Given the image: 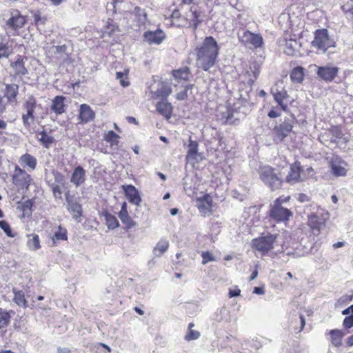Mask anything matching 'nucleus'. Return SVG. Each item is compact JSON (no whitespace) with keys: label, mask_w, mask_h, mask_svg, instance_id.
Instances as JSON below:
<instances>
[{"label":"nucleus","mask_w":353,"mask_h":353,"mask_svg":"<svg viewBox=\"0 0 353 353\" xmlns=\"http://www.w3.org/2000/svg\"><path fill=\"white\" fill-rule=\"evenodd\" d=\"M212 199L208 194L204 195L202 198L197 200V207L200 213L203 216L211 214Z\"/></svg>","instance_id":"obj_20"},{"label":"nucleus","mask_w":353,"mask_h":353,"mask_svg":"<svg viewBox=\"0 0 353 353\" xmlns=\"http://www.w3.org/2000/svg\"><path fill=\"white\" fill-rule=\"evenodd\" d=\"M192 88V85H191V84L186 85L185 86L183 90H182L180 92L176 94V99L180 101L187 99L188 90L189 89H191Z\"/></svg>","instance_id":"obj_50"},{"label":"nucleus","mask_w":353,"mask_h":353,"mask_svg":"<svg viewBox=\"0 0 353 353\" xmlns=\"http://www.w3.org/2000/svg\"><path fill=\"white\" fill-rule=\"evenodd\" d=\"M119 139V136L112 130L109 131L105 137V140L109 142L112 148L118 146Z\"/></svg>","instance_id":"obj_42"},{"label":"nucleus","mask_w":353,"mask_h":353,"mask_svg":"<svg viewBox=\"0 0 353 353\" xmlns=\"http://www.w3.org/2000/svg\"><path fill=\"white\" fill-rule=\"evenodd\" d=\"M308 225L312 230L319 231L323 225V223L321 221L320 218L317 215L312 214L309 216L308 218Z\"/></svg>","instance_id":"obj_36"},{"label":"nucleus","mask_w":353,"mask_h":353,"mask_svg":"<svg viewBox=\"0 0 353 353\" xmlns=\"http://www.w3.org/2000/svg\"><path fill=\"white\" fill-rule=\"evenodd\" d=\"M173 77L177 81H188L190 77V70L188 67H183L172 72Z\"/></svg>","instance_id":"obj_28"},{"label":"nucleus","mask_w":353,"mask_h":353,"mask_svg":"<svg viewBox=\"0 0 353 353\" xmlns=\"http://www.w3.org/2000/svg\"><path fill=\"white\" fill-rule=\"evenodd\" d=\"M8 53L7 52V48L3 43H0V59L2 57H8Z\"/></svg>","instance_id":"obj_59"},{"label":"nucleus","mask_w":353,"mask_h":353,"mask_svg":"<svg viewBox=\"0 0 353 353\" xmlns=\"http://www.w3.org/2000/svg\"><path fill=\"white\" fill-rule=\"evenodd\" d=\"M95 117V113L90 106L87 104H81L79 108V119L82 123H88L92 121Z\"/></svg>","instance_id":"obj_21"},{"label":"nucleus","mask_w":353,"mask_h":353,"mask_svg":"<svg viewBox=\"0 0 353 353\" xmlns=\"http://www.w3.org/2000/svg\"><path fill=\"white\" fill-rule=\"evenodd\" d=\"M118 26L112 23H108L105 27V30L103 33V37L105 38L106 35L111 37L116 32H118Z\"/></svg>","instance_id":"obj_44"},{"label":"nucleus","mask_w":353,"mask_h":353,"mask_svg":"<svg viewBox=\"0 0 353 353\" xmlns=\"http://www.w3.org/2000/svg\"><path fill=\"white\" fill-rule=\"evenodd\" d=\"M13 292L14 294V301L15 302V303L19 306L26 307L27 301L25 299L24 292L21 290L16 291L14 289L13 290Z\"/></svg>","instance_id":"obj_37"},{"label":"nucleus","mask_w":353,"mask_h":353,"mask_svg":"<svg viewBox=\"0 0 353 353\" xmlns=\"http://www.w3.org/2000/svg\"><path fill=\"white\" fill-rule=\"evenodd\" d=\"M29 249L37 250L40 248V241L38 235H34L32 238L29 239L27 243Z\"/></svg>","instance_id":"obj_45"},{"label":"nucleus","mask_w":353,"mask_h":353,"mask_svg":"<svg viewBox=\"0 0 353 353\" xmlns=\"http://www.w3.org/2000/svg\"><path fill=\"white\" fill-rule=\"evenodd\" d=\"M123 76H124V74L121 72H117L116 73L117 79H120V83H121V85L123 87H126L129 85V82L123 80Z\"/></svg>","instance_id":"obj_56"},{"label":"nucleus","mask_w":353,"mask_h":353,"mask_svg":"<svg viewBox=\"0 0 353 353\" xmlns=\"http://www.w3.org/2000/svg\"><path fill=\"white\" fill-rule=\"evenodd\" d=\"M219 50L216 41L212 36L206 37L194 49L197 67L205 71L209 70L215 63Z\"/></svg>","instance_id":"obj_1"},{"label":"nucleus","mask_w":353,"mask_h":353,"mask_svg":"<svg viewBox=\"0 0 353 353\" xmlns=\"http://www.w3.org/2000/svg\"><path fill=\"white\" fill-rule=\"evenodd\" d=\"M241 290L237 286H234L229 289L228 295L230 298L239 296L241 295Z\"/></svg>","instance_id":"obj_55"},{"label":"nucleus","mask_w":353,"mask_h":353,"mask_svg":"<svg viewBox=\"0 0 353 353\" xmlns=\"http://www.w3.org/2000/svg\"><path fill=\"white\" fill-rule=\"evenodd\" d=\"M261 62H254L250 66V70L244 74V81L247 80L248 85L251 87L257 79L260 72Z\"/></svg>","instance_id":"obj_16"},{"label":"nucleus","mask_w":353,"mask_h":353,"mask_svg":"<svg viewBox=\"0 0 353 353\" xmlns=\"http://www.w3.org/2000/svg\"><path fill=\"white\" fill-rule=\"evenodd\" d=\"M265 285H262L259 287H254L253 289V291H252L253 294H256L258 295H263L265 294Z\"/></svg>","instance_id":"obj_57"},{"label":"nucleus","mask_w":353,"mask_h":353,"mask_svg":"<svg viewBox=\"0 0 353 353\" xmlns=\"http://www.w3.org/2000/svg\"><path fill=\"white\" fill-rule=\"evenodd\" d=\"M134 14V20L137 23L138 26H143L148 21L147 14L145 10L139 8L135 7L133 11Z\"/></svg>","instance_id":"obj_30"},{"label":"nucleus","mask_w":353,"mask_h":353,"mask_svg":"<svg viewBox=\"0 0 353 353\" xmlns=\"http://www.w3.org/2000/svg\"><path fill=\"white\" fill-rule=\"evenodd\" d=\"M331 336V342L335 347H339L342 344V339L344 336V333L339 330L335 329L330 331Z\"/></svg>","instance_id":"obj_31"},{"label":"nucleus","mask_w":353,"mask_h":353,"mask_svg":"<svg viewBox=\"0 0 353 353\" xmlns=\"http://www.w3.org/2000/svg\"><path fill=\"white\" fill-rule=\"evenodd\" d=\"M0 228L2 229L8 236L13 237L9 223L4 220L0 221Z\"/></svg>","instance_id":"obj_49"},{"label":"nucleus","mask_w":353,"mask_h":353,"mask_svg":"<svg viewBox=\"0 0 353 353\" xmlns=\"http://www.w3.org/2000/svg\"><path fill=\"white\" fill-rule=\"evenodd\" d=\"M68 210L72 214L73 219H77L82 216L81 205L77 201L70 203L68 205Z\"/></svg>","instance_id":"obj_34"},{"label":"nucleus","mask_w":353,"mask_h":353,"mask_svg":"<svg viewBox=\"0 0 353 353\" xmlns=\"http://www.w3.org/2000/svg\"><path fill=\"white\" fill-rule=\"evenodd\" d=\"M145 41L150 45H159L165 38V34L161 29L155 31H146L143 34Z\"/></svg>","instance_id":"obj_14"},{"label":"nucleus","mask_w":353,"mask_h":353,"mask_svg":"<svg viewBox=\"0 0 353 353\" xmlns=\"http://www.w3.org/2000/svg\"><path fill=\"white\" fill-rule=\"evenodd\" d=\"M12 311H8L6 309L0 307V330L7 327L11 321V314Z\"/></svg>","instance_id":"obj_27"},{"label":"nucleus","mask_w":353,"mask_h":353,"mask_svg":"<svg viewBox=\"0 0 353 353\" xmlns=\"http://www.w3.org/2000/svg\"><path fill=\"white\" fill-rule=\"evenodd\" d=\"M201 256H202V264H203V265L208 263L210 261H215V258L212 255V254H211L208 252H203L201 253Z\"/></svg>","instance_id":"obj_52"},{"label":"nucleus","mask_w":353,"mask_h":353,"mask_svg":"<svg viewBox=\"0 0 353 353\" xmlns=\"http://www.w3.org/2000/svg\"><path fill=\"white\" fill-rule=\"evenodd\" d=\"M50 187L54 198L57 199H62V190L60 185L52 183Z\"/></svg>","instance_id":"obj_47"},{"label":"nucleus","mask_w":353,"mask_h":353,"mask_svg":"<svg viewBox=\"0 0 353 353\" xmlns=\"http://www.w3.org/2000/svg\"><path fill=\"white\" fill-rule=\"evenodd\" d=\"M315 67L318 77L325 82H332L339 73V68L336 66L326 65L324 66L315 65Z\"/></svg>","instance_id":"obj_8"},{"label":"nucleus","mask_w":353,"mask_h":353,"mask_svg":"<svg viewBox=\"0 0 353 353\" xmlns=\"http://www.w3.org/2000/svg\"><path fill=\"white\" fill-rule=\"evenodd\" d=\"M299 44L295 39H289L285 41L284 52L288 55H294L299 47Z\"/></svg>","instance_id":"obj_33"},{"label":"nucleus","mask_w":353,"mask_h":353,"mask_svg":"<svg viewBox=\"0 0 353 353\" xmlns=\"http://www.w3.org/2000/svg\"><path fill=\"white\" fill-rule=\"evenodd\" d=\"M306 178L307 176L304 174V172L301 170V163L296 161L290 166V172L286 176V181L294 184Z\"/></svg>","instance_id":"obj_10"},{"label":"nucleus","mask_w":353,"mask_h":353,"mask_svg":"<svg viewBox=\"0 0 353 353\" xmlns=\"http://www.w3.org/2000/svg\"><path fill=\"white\" fill-rule=\"evenodd\" d=\"M343 325L345 328H350L353 327V314L346 316L344 319Z\"/></svg>","instance_id":"obj_54"},{"label":"nucleus","mask_w":353,"mask_h":353,"mask_svg":"<svg viewBox=\"0 0 353 353\" xmlns=\"http://www.w3.org/2000/svg\"><path fill=\"white\" fill-rule=\"evenodd\" d=\"M290 79L293 82L301 83L303 79V71L301 67L295 68L290 74Z\"/></svg>","instance_id":"obj_39"},{"label":"nucleus","mask_w":353,"mask_h":353,"mask_svg":"<svg viewBox=\"0 0 353 353\" xmlns=\"http://www.w3.org/2000/svg\"><path fill=\"white\" fill-rule=\"evenodd\" d=\"M86 180V171L81 165L77 166L71 175L70 183L76 187L83 185Z\"/></svg>","instance_id":"obj_15"},{"label":"nucleus","mask_w":353,"mask_h":353,"mask_svg":"<svg viewBox=\"0 0 353 353\" xmlns=\"http://www.w3.org/2000/svg\"><path fill=\"white\" fill-rule=\"evenodd\" d=\"M32 178L24 170L16 165L12 175V183L20 188L28 189Z\"/></svg>","instance_id":"obj_7"},{"label":"nucleus","mask_w":353,"mask_h":353,"mask_svg":"<svg viewBox=\"0 0 353 353\" xmlns=\"http://www.w3.org/2000/svg\"><path fill=\"white\" fill-rule=\"evenodd\" d=\"M65 97L56 96L52 101L51 110L57 114H61L65 112L64 101Z\"/></svg>","instance_id":"obj_23"},{"label":"nucleus","mask_w":353,"mask_h":353,"mask_svg":"<svg viewBox=\"0 0 353 353\" xmlns=\"http://www.w3.org/2000/svg\"><path fill=\"white\" fill-rule=\"evenodd\" d=\"M19 162L21 165L28 166L32 170H34L36 168L37 163V159L28 153H26L22 155L20 157Z\"/></svg>","instance_id":"obj_26"},{"label":"nucleus","mask_w":353,"mask_h":353,"mask_svg":"<svg viewBox=\"0 0 353 353\" xmlns=\"http://www.w3.org/2000/svg\"><path fill=\"white\" fill-rule=\"evenodd\" d=\"M350 313H352L353 314V304L352 305H350V307H348L347 308H346V309H345L344 310L342 311V314L343 315H347Z\"/></svg>","instance_id":"obj_63"},{"label":"nucleus","mask_w":353,"mask_h":353,"mask_svg":"<svg viewBox=\"0 0 353 353\" xmlns=\"http://www.w3.org/2000/svg\"><path fill=\"white\" fill-rule=\"evenodd\" d=\"M52 175L54 176L55 184H63L65 182V176L59 171L53 170Z\"/></svg>","instance_id":"obj_48"},{"label":"nucleus","mask_w":353,"mask_h":353,"mask_svg":"<svg viewBox=\"0 0 353 353\" xmlns=\"http://www.w3.org/2000/svg\"><path fill=\"white\" fill-rule=\"evenodd\" d=\"M151 93L153 99L166 100L168 97L172 93V88L169 84L161 81L157 84L156 88H153L151 90Z\"/></svg>","instance_id":"obj_12"},{"label":"nucleus","mask_w":353,"mask_h":353,"mask_svg":"<svg viewBox=\"0 0 353 353\" xmlns=\"http://www.w3.org/2000/svg\"><path fill=\"white\" fill-rule=\"evenodd\" d=\"M200 336V333L198 331L190 330L185 336V339L188 341L196 340Z\"/></svg>","instance_id":"obj_51"},{"label":"nucleus","mask_w":353,"mask_h":353,"mask_svg":"<svg viewBox=\"0 0 353 353\" xmlns=\"http://www.w3.org/2000/svg\"><path fill=\"white\" fill-rule=\"evenodd\" d=\"M169 247V241L166 239L160 240L153 250V253L156 256H161L164 254Z\"/></svg>","instance_id":"obj_32"},{"label":"nucleus","mask_w":353,"mask_h":353,"mask_svg":"<svg viewBox=\"0 0 353 353\" xmlns=\"http://www.w3.org/2000/svg\"><path fill=\"white\" fill-rule=\"evenodd\" d=\"M157 110L159 114L163 115L167 119H170L172 115V105L166 100H161L156 105Z\"/></svg>","instance_id":"obj_24"},{"label":"nucleus","mask_w":353,"mask_h":353,"mask_svg":"<svg viewBox=\"0 0 353 353\" xmlns=\"http://www.w3.org/2000/svg\"><path fill=\"white\" fill-rule=\"evenodd\" d=\"M259 176L261 180L268 186L271 190L281 188L282 179L275 172L274 170L268 165L261 167L259 170Z\"/></svg>","instance_id":"obj_2"},{"label":"nucleus","mask_w":353,"mask_h":353,"mask_svg":"<svg viewBox=\"0 0 353 353\" xmlns=\"http://www.w3.org/2000/svg\"><path fill=\"white\" fill-rule=\"evenodd\" d=\"M37 106L36 99L34 97L30 96L24 104V108L27 113L23 114V123L26 128H29L34 120V112Z\"/></svg>","instance_id":"obj_9"},{"label":"nucleus","mask_w":353,"mask_h":353,"mask_svg":"<svg viewBox=\"0 0 353 353\" xmlns=\"http://www.w3.org/2000/svg\"><path fill=\"white\" fill-rule=\"evenodd\" d=\"M26 23L25 18L16 10L12 12L11 17L8 19L6 24L8 28L12 30H17L22 28Z\"/></svg>","instance_id":"obj_18"},{"label":"nucleus","mask_w":353,"mask_h":353,"mask_svg":"<svg viewBox=\"0 0 353 353\" xmlns=\"http://www.w3.org/2000/svg\"><path fill=\"white\" fill-rule=\"evenodd\" d=\"M119 217L128 229L132 228L136 225L135 222L129 216L128 212H119Z\"/></svg>","instance_id":"obj_40"},{"label":"nucleus","mask_w":353,"mask_h":353,"mask_svg":"<svg viewBox=\"0 0 353 353\" xmlns=\"http://www.w3.org/2000/svg\"><path fill=\"white\" fill-rule=\"evenodd\" d=\"M332 174L336 176H344L347 174L345 163L338 158L333 159L331 161Z\"/></svg>","instance_id":"obj_22"},{"label":"nucleus","mask_w":353,"mask_h":353,"mask_svg":"<svg viewBox=\"0 0 353 353\" xmlns=\"http://www.w3.org/2000/svg\"><path fill=\"white\" fill-rule=\"evenodd\" d=\"M281 116V112L278 110H276L274 108H272L269 112H268V117L270 118H276Z\"/></svg>","instance_id":"obj_60"},{"label":"nucleus","mask_w":353,"mask_h":353,"mask_svg":"<svg viewBox=\"0 0 353 353\" xmlns=\"http://www.w3.org/2000/svg\"><path fill=\"white\" fill-rule=\"evenodd\" d=\"M292 120L287 119L279 125H276L274 128V132L275 133L276 138L282 141L289 133L292 131L293 125Z\"/></svg>","instance_id":"obj_13"},{"label":"nucleus","mask_w":353,"mask_h":353,"mask_svg":"<svg viewBox=\"0 0 353 353\" xmlns=\"http://www.w3.org/2000/svg\"><path fill=\"white\" fill-rule=\"evenodd\" d=\"M34 21L36 25H43L46 23V19L42 17L39 12H37L33 15Z\"/></svg>","instance_id":"obj_53"},{"label":"nucleus","mask_w":353,"mask_h":353,"mask_svg":"<svg viewBox=\"0 0 353 353\" xmlns=\"http://www.w3.org/2000/svg\"><path fill=\"white\" fill-rule=\"evenodd\" d=\"M68 239L67 230L65 228L59 227L58 230L56 231L52 237L53 245H55L58 241H66Z\"/></svg>","instance_id":"obj_35"},{"label":"nucleus","mask_w":353,"mask_h":353,"mask_svg":"<svg viewBox=\"0 0 353 353\" xmlns=\"http://www.w3.org/2000/svg\"><path fill=\"white\" fill-rule=\"evenodd\" d=\"M54 54L56 58L61 62H66L70 60V54L67 52V46L65 45L52 46Z\"/></svg>","instance_id":"obj_25"},{"label":"nucleus","mask_w":353,"mask_h":353,"mask_svg":"<svg viewBox=\"0 0 353 353\" xmlns=\"http://www.w3.org/2000/svg\"><path fill=\"white\" fill-rule=\"evenodd\" d=\"M263 39L261 34L244 29V47L250 50H257L263 48Z\"/></svg>","instance_id":"obj_6"},{"label":"nucleus","mask_w":353,"mask_h":353,"mask_svg":"<svg viewBox=\"0 0 353 353\" xmlns=\"http://www.w3.org/2000/svg\"><path fill=\"white\" fill-rule=\"evenodd\" d=\"M32 206V203L30 200H27L25 202H23L22 204H21V209L23 210V211H26V210H31V208Z\"/></svg>","instance_id":"obj_58"},{"label":"nucleus","mask_w":353,"mask_h":353,"mask_svg":"<svg viewBox=\"0 0 353 353\" xmlns=\"http://www.w3.org/2000/svg\"><path fill=\"white\" fill-rule=\"evenodd\" d=\"M297 199L301 202V203H304V202H307L309 201L310 200V198L307 195L305 194H303V193H301V194H298V197H297Z\"/></svg>","instance_id":"obj_61"},{"label":"nucleus","mask_w":353,"mask_h":353,"mask_svg":"<svg viewBox=\"0 0 353 353\" xmlns=\"http://www.w3.org/2000/svg\"><path fill=\"white\" fill-rule=\"evenodd\" d=\"M123 189L128 201L136 205H139L141 199L138 190L132 185H123Z\"/></svg>","instance_id":"obj_17"},{"label":"nucleus","mask_w":353,"mask_h":353,"mask_svg":"<svg viewBox=\"0 0 353 353\" xmlns=\"http://www.w3.org/2000/svg\"><path fill=\"white\" fill-rule=\"evenodd\" d=\"M106 225L109 229L113 230L119 226V223L115 216L106 212L105 214Z\"/></svg>","instance_id":"obj_41"},{"label":"nucleus","mask_w":353,"mask_h":353,"mask_svg":"<svg viewBox=\"0 0 353 353\" xmlns=\"http://www.w3.org/2000/svg\"><path fill=\"white\" fill-rule=\"evenodd\" d=\"M198 142L193 141L191 138H190L189 144L188 145V150L187 152L186 159L192 164H194L199 161L198 157L199 156V153L198 152Z\"/></svg>","instance_id":"obj_19"},{"label":"nucleus","mask_w":353,"mask_h":353,"mask_svg":"<svg viewBox=\"0 0 353 353\" xmlns=\"http://www.w3.org/2000/svg\"><path fill=\"white\" fill-rule=\"evenodd\" d=\"M277 235L268 233L267 235L254 239L252 241V247L263 254L272 250Z\"/></svg>","instance_id":"obj_5"},{"label":"nucleus","mask_w":353,"mask_h":353,"mask_svg":"<svg viewBox=\"0 0 353 353\" xmlns=\"http://www.w3.org/2000/svg\"><path fill=\"white\" fill-rule=\"evenodd\" d=\"M40 137H38L39 141L43 145L44 147L48 148L54 142V138L48 134L46 131H42L38 133Z\"/></svg>","instance_id":"obj_38"},{"label":"nucleus","mask_w":353,"mask_h":353,"mask_svg":"<svg viewBox=\"0 0 353 353\" xmlns=\"http://www.w3.org/2000/svg\"><path fill=\"white\" fill-rule=\"evenodd\" d=\"M271 94L274 97V99L281 106V109L287 112L288 105L283 103V100L285 99L288 95L286 90L283 88L282 83H277L272 88Z\"/></svg>","instance_id":"obj_11"},{"label":"nucleus","mask_w":353,"mask_h":353,"mask_svg":"<svg viewBox=\"0 0 353 353\" xmlns=\"http://www.w3.org/2000/svg\"><path fill=\"white\" fill-rule=\"evenodd\" d=\"M312 45L325 52L329 48L334 46V41L329 37L326 29H318L314 32Z\"/></svg>","instance_id":"obj_4"},{"label":"nucleus","mask_w":353,"mask_h":353,"mask_svg":"<svg viewBox=\"0 0 353 353\" xmlns=\"http://www.w3.org/2000/svg\"><path fill=\"white\" fill-rule=\"evenodd\" d=\"M258 276V268L257 266L255 267L254 270L252 271L251 275L249 277V281H252L255 279Z\"/></svg>","instance_id":"obj_62"},{"label":"nucleus","mask_w":353,"mask_h":353,"mask_svg":"<svg viewBox=\"0 0 353 353\" xmlns=\"http://www.w3.org/2000/svg\"><path fill=\"white\" fill-rule=\"evenodd\" d=\"M58 353H70L71 351L69 348L67 347H58L57 349Z\"/></svg>","instance_id":"obj_64"},{"label":"nucleus","mask_w":353,"mask_h":353,"mask_svg":"<svg viewBox=\"0 0 353 353\" xmlns=\"http://www.w3.org/2000/svg\"><path fill=\"white\" fill-rule=\"evenodd\" d=\"M199 12H197L196 9H194L193 6L190 8V14H188L187 17H190L192 21V25L194 26V29L197 28L199 23L201 21L199 18Z\"/></svg>","instance_id":"obj_43"},{"label":"nucleus","mask_w":353,"mask_h":353,"mask_svg":"<svg viewBox=\"0 0 353 353\" xmlns=\"http://www.w3.org/2000/svg\"><path fill=\"white\" fill-rule=\"evenodd\" d=\"M289 199V196H280L274 201L270 210V215L271 218L276 221H285L292 216V213L290 210L281 205L283 203L287 202Z\"/></svg>","instance_id":"obj_3"},{"label":"nucleus","mask_w":353,"mask_h":353,"mask_svg":"<svg viewBox=\"0 0 353 353\" xmlns=\"http://www.w3.org/2000/svg\"><path fill=\"white\" fill-rule=\"evenodd\" d=\"M13 67L15 70V72L17 74H26L27 73V70L26 69L24 66V63L23 60L18 59L16 61L13 65Z\"/></svg>","instance_id":"obj_46"},{"label":"nucleus","mask_w":353,"mask_h":353,"mask_svg":"<svg viewBox=\"0 0 353 353\" xmlns=\"http://www.w3.org/2000/svg\"><path fill=\"white\" fill-rule=\"evenodd\" d=\"M19 86L17 84H7L4 96L8 99L9 102H13L18 93Z\"/></svg>","instance_id":"obj_29"}]
</instances>
